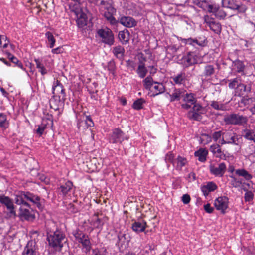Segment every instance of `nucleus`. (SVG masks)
<instances>
[{"mask_svg":"<svg viewBox=\"0 0 255 255\" xmlns=\"http://www.w3.org/2000/svg\"><path fill=\"white\" fill-rule=\"evenodd\" d=\"M46 125L45 124H42L41 125H39L38 128L36 130V132L37 134H39L40 135H41L43 134V133L46 128Z\"/></svg>","mask_w":255,"mask_h":255,"instance_id":"nucleus-54","label":"nucleus"},{"mask_svg":"<svg viewBox=\"0 0 255 255\" xmlns=\"http://www.w3.org/2000/svg\"><path fill=\"white\" fill-rule=\"evenodd\" d=\"M73 235L76 241L82 244L84 252L86 253L89 252L91 249V244L88 236L79 230L74 231Z\"/></svg>","mask_w":255,"mask_h":255,"instance_id":"nucleus-7","label":"nucleus"},{"mask_svg":"<svg viewBox=\"0 0 255 255\" xmlns=\"http://www.w3.org/2000/svg\"><path fill=\"white\" fill-rule=\"evenodd\" d=\"M204 209L207 213H211L214 211V208L209 203L204 205Z\"/></svg>","mask_w":255,"mask_h":255,"instance_id":"nucleus-60","label":"nucleus"},{"mask_svg":"<svg viewBox=\"0 0 255 255\" xmlns=\"http://www.w3.org/2000/svg\"><path fill=\"white\" fill-rule=\"evenodd\" d=\"M35 62L36 68L39 69V71L41 73L42 75H44L47 73V70L45 68L43 64L39 59H35L34 60Z\"/></svg>","mask_w":255,"mask_h":255,"instance_id":"nucleus-38","label":"nucleus"},{"mask_svg":"<svg viewBox=\"0 0 255 255\" xmlns=\"http://www.w3.org/2000/svg\"><path fill=\"white\" fill-rule=\"evenodd\" d=\"M215 73V68L212 65H206L204 67L203 74L206 77L213 75Z\"/></svg>","mask_w":255,"mask_h":255,"instance_id":"nucleus-39","label":"nucleus"},{"mask_svg":"<svg viewBox=\"0 0 255 255\" xmlns=\"http://www.w3.org/2000/svg\"><path fill=\"white\" fill-rule=\"evenodd\" d=\"M191 2L203 10L212 13L219 19H224L227 16L226 12L213 3L211 0H190Z\"/></svg>","mask_w":255,"mask_h":255,"instance_id":"nucleus-3","label":"nucleus"},{"mask_svg":"<svg viewBox=\"0 0 255 255\" xmlns=\"http://www.w3.org/2000/svg\"><path fill=\"white\" fill-rule=\"evenodd\" d=\"M193 105L194 106L193 107L192 111L203 113V111L204 110L203 108L202 107V106H201V105L199 103H197V102H196V103H194Z\"/></svg>","mask_w":255,"mask_h":255,"instance_id":"nucleus-51","label":"nucleus"},{"mask_svg":"<svg viewBox=\"0 0 255 255\" xmlns=\"http://www.w3.org/2000/svg\"><path fill=\"white\" fill-rule=\"evenodd\" d=\"M46 36L47 37L48 41L50 42L49 47L50 48L53 47L55 43V40L52 34L50 32L48 31L46 33Z\"/></svg>","mask_w":255,"mask_h":255,"instance_id":"nucleus-47","label":"nucleus"},{"mask_svg":"<svg viewBox=\"0 0 255 255\" xmlns=\"http://www.w3.org/2000/svg\"><path fill=\"white\" fill-rule=\"evenodd\" d=\"M72 186V183L70 181H68L64 184L61 185L60 186L59 191L60 193H62L63 195H65L70 191Z\"/></svg>","mask_w":255,"mask_h":255,"instance_id":"nucleus-35","label":"nucleus"},{"mask_svg":"<svg viewBox=\"0 0 255 255\" xmlns=\"http://www.w3.org/2000/svg\"><path fill=\"white\" fill-rule=\"evenodd\" d=\"M130 33L128 29H124L119 32L118 38L123 44H126L129 40Z\"/></svg>","mask_w":255,"mask_h":255,"instance_id":"nucleus-27","label":"nucleus"},{"mask_svg":"<svg viewBox=\"0 0 255 255\" xmlns=\"http://www.w3.org/2000/svg\"><path fill=\"white\" fill-rule=\"evenodd\" d=\"M52 90L53 95H58V97H61L62 99H65V89L58 80L54 82Z\"/></svg>","mask_w":255,"mask_h":255,"instance_id":"nucleus-16","label":"nucleus"},{"mask_svg":"<svg viewBox=\"0 0 255 255\" xmlns=\"http://www.w3.org/2000/svg\"><path fill=\"white\" fill-rule=\"evenodd\" d=\"M201 114L202 113L190 111L188 113V117L191 119L200 121L201 119Z\"/></svg>","mask_w":255,"mask_h":255,"instance_id":"nucleus-43","label":"nucleus"},{"mask_svg":"<svg viewBox=\"0 0 255 255\" xmlns=\"http://www.w3.org/2000/svg\"><path fill=\"white\" fill-rule=\"evenodd\" d=\"M65 100L62 99L61 97H58V95H53L49 100L50 108L55 111L59 110V107L63 105Z\"/></svg>","mask_w":255,"mask_h":255,"instance_id":"nucleus-19","label":"nucleus"},{"mask_svg":"<svg viewBox=\"0 0 255 255\" xmlns=\"http://www.w3.org/2000/svg\"><path fill=\"white\" fill-rule=\"evenodd\" d=\"M240 137L236 133L232 130H225L223 132V137L219 143L223 144H234L238 145L239 143Z\"/></svg>","mask_w":255,"mask_h":255,"instance_id":"nucleus-6","label":"nucleus"},{"mask_svg":"<svg viewBox=\"0 0 255 255\" xmlns=\"http://www.w3.org/2000/svg\"><path fill=\"white\" fill-rule=\"evenodd\" d=\"M182 100L185 103L181 104V106L188 109L197 102L196 99L192 93L188 94L180 89L176 88V101Z\"/></svg>","mask_w":255,"mask_h":255,"instance_id":"nucleus-5","label":"nucleus"},{"mask_svg":"<svg viewBox=\"0 0 255 255\" xmlns=\"http://www.w3.org/2000/svg\"><path fill=\"white\" fill-rule=\"evenodd\" d=\"M84 121L86 123V125L88 128L94 126V123L89 116H86Z\"/></svg>","mask_w":255,"mask_h":255,"instance_id":"nucleus-58","label":"nucleus"},{"mask_svg":"<svg viewBox=\"0 0 255 255\" xmlns=\"http://www.w3.org/2000/svg\"><path fill=\"white\" fill-rule=\"evenodd\" d=\"M148 67L149 70V72L151 74H154L156 73L157 68L154 66H149Z\"/></svg>","mask_w":255,"mask_h":255,"instance_id":"nucleus-64","label":"nucleus"},{"mask_svg":"<svg viewBox=\"0 0 255 255\" xmlns=\"http://www.w3.org/2000/svg\"><path fill=\"white\" fill-rule=\"evenodd\" d=\"M228 198L227 197H219L214 201V206L217 210L224 214L228 208Z\"/></svg>","mask_w":255,"mask_h":255,"instance_id":"nucleus-15","label":"nucleus"},{"mask_svg":"<svg viewBox=\"0 0 255 255\" xmlns=\"http://www.w3.org/2000/svg\"><path fill=\"white\" fill-rule=\"evenodd\" d=\"M165 90L164 86L162 83H155L152 86L151 91L153 92V96H155L159 94L164 92Z\"/></svg>","mask_w":255,"mask_h":255,"instance_id":"nucleus-34","label":"nucleus"},{"mask_svg":"<svg viewBox=\"0 0 255 255\" xmlns=\"http://www.w3.org/2000/svg\"><path fill=\"white\" fill-rule=\"evenodd\" d=\"M8 58L14 64H15L17 66L23 70H25V69L23 67V65L22 63L15 56L10 54V53H8Z\"/></svg>","mask_w":255,"mask_h":255,"instance_id":"nucleus-41","label":"nucleus"},{"mask_svg":"<svg viewBox=\"0 0 255 255\" xmlns=\"http://www.w3.org/2000/svg\"><path fill=\"white\" fill-rule=\"evenodd\" d=\"M224 121L226 124L235 125H244L248 122V118L239 114H231L226 115L224 118Z\"/></svg>","mask_w":255,"mask_h":255,"instance_id":"nucleus-8","label":"nucleus"},{"mask_svg":"<svg viewBox=\"0 0 255 255\" xmlns=\"http://www.w3.org/2000/svg\"><path fill=\"white\" fill-rule=\"evenodd\" d=\"M118 21L122 25L128 28L135 27L137 25L136 21L132 17L130 16H122ZM117 23L115 25H116Z\"/></svg>","mask_w":255,"mask_h":255,"instance_id":"nucleus-18","label":"nucleus"},{"mask_svg":"<svg viewBox=\"0 0 255 255\" xmlns=\"http://www.w3.org/2000/svg\"><path fill=\"white\" fill-rule=\"evenodd\" d=\"M185 75L184 74H181L178 75L176 76V84H181L182 82L184 80Z\"/></svg>","mask_w":255,"mask_h":255,"instance_id":"nucleus-61","label":"nucleus"},{"mask_svg":"<svg viewBox=\"0 0 255 255\" xmlns=\"http://www.w3.org/2000/svg\"><path fill=\"white\" fill-rule=\"evenodd\" d=\"M233 69L236 72L242 74H244V71L245 66L244 63L239 60H236L233 62L232 64Z\"/></svg>","mask_w":255,"mask_h":255,"instance_id":"nucleus-29","label":"nucleus"},{"mask_svg":"<svg viewBox=\"0 0 255 255\" xmlns=\"http://www.w3.org/2000/svg\"><path fill=\"white\" fill-rule=\"evenodd\" d=\"M99 7L101 14L111 25H116L118 21L114 17L116 9L114 7L109 0H90Z\"/></svg>","mask_w":255,"mask_h":255,"instance_id":"nucleus-1","label":"nucleus"},{"mask_svg":"<svg viewBox=\"0 0 255 255\" xmlns=\"http://www.w3.org/2000/svg\"><path fill=\"white\" fill-rule=\"evenodd\" d=\"M148 72V70L145 67L144 63L140 60L139 64L136 70V72L139 77L143 78L145 77Z\"/></svg>","mask_w":255,"mask_h":255,"instance_id":"nucleus-32","label":"nucleus"},{"mask_svg":"<svg viewBox=\"0 0 255 255\" xmlns=\"http://www.w3.org/2000/svg\"><path fill=\"white\" fill-rule=\"evenodd\" d=\"M209 168L210 173L217 177H222L226 171V165L224 163H221L217 166L210 164Z\"/></svg>","mask_w":255,"mask_h":255,"instance_id":"nucleus-13","label":"nucleus"},{"mask_svg":"<svg viewBox=\"0 0 255 255\" xmlns=\"http://www.w3.org/2000/svg\"><path fill=\"white\" fill-rule=\"evenodd\" d=\"M228 86L230 89H235L242 83L240 77H236L229 80Z\"/></svg>","mask_w":255,"mask_h":255,"instance_id":"nucleus-37","label":"nucleus"},{"mask_svg":"<svg viewBox=\"0 0 255 255\" xmlns=\"http://www.w3.org/2000/svg\"><path fill=\"white\" fill-rule=\"evenodd\" d=\"M78 128L80 130H84L86 128H88V127L87 126L86 123L85 122L84 120H81L78 121Z\"/></svg>","mask_w":255,"mask_h":255,"instance_id":"nucleus-53","label":"nucleus"},{"mask_svg":"<svg viewBox=\"0 0 255 255\" xmlns=\"http://www.w3.org/2000/svg\"><path fill=\"white\" fill-rule=\"evenodd\" d=\"M144 103L145 101L143 99H138L133 103L132 107L134 109L140 110L143 108V104Z\"/></svg>","mask_w":255,"mask_h":255,"instance_id":"nucleus-44","label":"nucleus"},{"mask_svg":"<svg viewBox=\"0 0 255 255\" xmlns=\"http://www.w3.org/2000/svg\"><path fill=\"white\" fill-rule=\"evenodd\" d=\"M177 58L179 63L186 67L197 62V56L194 52H189L187 55L183 56L181 59H180L179 56Z\"/></svg>","mask_w":255,"mask_h":255,"instance_id":"nucleus-12","label":"nucleus"},{"mask_svg":"<svg viewBox=\"0 0 255 255\" xmlns=\"http://www.w3.org/2000/svg\"><path fill=\"white\" fill-rule=\"evenodd\" d=\"M0 203L6 207L10 217H15L16 216L13 201L9 197L0 195Z\"/></svg>","mask_w":255,"mask_h":255,"instance_id":"nucleus-11","label":"nucleus"},{"mask_svg":"<svg viewBox=\"0 0 255 255\" xmlns=\"http://www.w3.org/2000/svg\"><path fill=\"white\" fill-rule=\"evenodd\" d=\"M22 255H36L35 243L32 241H29L22 253Z\"/></svg>","mask_w":255,"mask_h":255,"instance_id":"nucleus-22","label":"nucleus"},{"mask_svg":"<svg viewBox=\"0 0 255 255\" xmlns=\"http://www.w3.org/2000/svg\"><path fill=\"white\" fill-rule=\"evenodd\" d=\"M208 153V152L207 150L203 148H200L195 152L194 155L196 157L198 158L199 161L204 162L206 160V157Z\"/></svg>","mask_w":255,"mask_h":255,"instance_id":"nucleus-33","label":"nucleus"},{"mask_svg":"<svg viewBox=\"0 0 255 255\" xmlns=\"http://www.w3.org/2000/svg\"><path fill=\"white\" fill-rule=\"evenodd\" d=\"M187 159L181 156H178L177 158V167H182L185 166L187 164Z\"/></svg>","mask_w":255,"mask_h":255,"instance_id":"nucleus-49","label":"nucleus"},{"mask_svg":"<svg viewBox=\"0 0 255 255\" xmlns=\"http://www.w3.org/2000/svg\"><path fill=\"white\" fill-rule=\"evenodd\" d=\"M223 137V132L218 131L214 132L212 134V138L215 141H217L221 137Z\"/></svg>","mask_w":255,"mask_h":255,"instance_id":"nucleus-52","label":"nucleus"},{"mask_svg":"<svg viewBox=\"0 0 255 255\" xmlns=\"http://www.w3.org/2000/svg\"><path fill=\"white\" fill-rule=\"evenodd\" d=\"M243 136L247 140L253 141L255 142V130L245 128L242 131Z\"/></svg>","mask_w":255,"mask_h":255,"instance_id":"nucleus-26","label":"nucleus"},{"mask_svg":"<svg viewBox=\"0 0 255 255\" xmlns=\"http://www.w3.org/2000/svg\"><path fill=\"white\" fill-rule=\"evenodd\" d=\"M253 194L251 191H248L245 194V200L246 201H250L252 200Z\"/></svg>","mask_w":255,"mask_h":255,"instance_id":"nucleus-59","label":"nucleus"},{"mask_svg":"<svg viewBox=\"0 0 255 255\" xmlns=\"http://www.w3.org/2000/svg\"><path fill=\"white\" fill-rule=\"evenodd\" d=\"M222 3L223 7L233 10L239 9L240 8L234 0H222Z\"/></svg>","mask_w":255,"mask_h":255,"instance_id":"nucleus-31","label":"nucleus"},{"mask_svg":"<svg viewBox=\"0 0 255 255\" xmlns=\"http://www.w3.org/2000/svg\"><path fill=\"white\" fill-rule=\"evenodd\" d=\"M236 174L243 177L247 180H249L252 178V175L245 169H237L236 170Z\"/></svg>","mask_w":255,"mask_h":255,"instance_id":"nucleus-40","label":"nucleus"},{"mask_svg":"<svg viewBox=\"0 0 255 255\" xmlns=\"http://www.w3.org/2000/svg\"><path fill=\"white\" fill-rule=\"evenodd\" d=\"M126 63H127V66L128 68L130 69L131 70H133L135 69V64L133 61L128 60V61H127Z\"/></svg>","mask_w":255,"mask_h":255,"instance_id":"nucleus-57","label":"nucleus"},{"mask_svg":"<svg viewBox=\"0 0 255 255\" xmlns=\"http://www.w3.org/2000/svg\"><path fill=\"white\" fill-rule=\"evenodd\" d=\"M184 42L186 44L191 45L193 46H195L196 45L204 46L206 44V39L205 37H203V38H199V39L188 38L184 39Z\"/></svg>","mask_w":255,"mask_h":255,"instance_id":"nucleus-24","label":"nucleus"},{"mask_svg":"<svg viewBox=\"0 0 255 255\" xmlns=\"http://www.w3.org/2000/svg\"><path fill=\"white\" fill-rule=\"evenodd\" d=\"M165 160L166 162H170L174 165V155L173 153H168L166 155Z\"/></svg>","mask_w":255,"mask_h":255,"instance_id":"nucleus-56","label":"nucleus"},{"mask_svg":"<svg viewBox=\"0 0 255 255\" xmlns=\"http://www.w3.org/2000/svg\"><path fill=\"white\" fill-rule=\"evenodd\" d=\"M146 227V223L142 220L136 221L132 225V228L133 230L137 233L143 232Z\"/></svg>","mask_w":255,"mask_h":255,"instance_id":"nucleus-25","label":"nucleus"},{"mask_svg":"<svg viewBox=\"0 0 255 255\" xmlns=\"http://www.w3.org/2000/svg\"><path fill=\"white\" fill-rule=\"evenodd\" d=\"M112 53L119 60L122 61L124 59L125 50L124 48L121 46L118 45L113 48Z\"/></svg>","mask_w":255,"mask_h":255,"instance_id":"nucleus-23","label":"nucleus"},{"mask_svg":"<svg viewBox=\"0 0 255 255\" xmlns=\"http://www.w3.org/2000/svg\"><path fill=\"white\" fill-rule=\"evenodd\" d=\"M93 225L98 228L101 225V220L98 217V215L95 214L93 217Z\"/></svg>","mask_w":255,"mask_h":255,"instance_id":"nucleus-50","label":"nucleus"},{"mask_svg":"<svg viewBox=\"0 0 255 255\" xmlns=\"http://www.w3.org/2000/svg\"><path fill=\"white\" fill-rule=\"evenodd\" d=\"M124 139L128 140V138L125 136V133L120 129L115 128L113 130L110 138V142L112 143H122Z\"/></svg>","mask_w":255,"mask_h":255,"instance_id":"nucleus-14","label":"nucleus"},{"mask_svg":"<svg viewBox=\"0 0 255 255\" xmlns=\"http://www.w3.org/2000/svg\"><path fill=\"white\" fill-rule=\"evenodd\" d=\"M92 255H107V251L105 248L95 249L92 251Z\"/></svg>","mask_w":255,"mask_h":255,"instance_id":"nucleus-45","label":"nucleus"},{"mask_svg":"<svg viewBox=\"0 0 255 255\" xmlns=\"http://www.w3.org/2000/svg\"><path fill=\"white\" fill-rule=\"evenodd\" d=\"M76 22L79 28H84L87 24V17L86 14L83 12L78 14Z\"/></svg>","mask_w":255,"mask_h":255,"instance_id":"nucleus-28","label":"nucleus"},{"mask_svg":"<svg viewBox=\"0 0 255 255\" xmlns=\"http://www.w3.org/2000/svg\"><path fill=\"white\" fill-rule=\"evenodd\" d=\"M97 33L103 43L109 46L114 44L115 38L114 34L111 29L109 28L100 29L97 31Z\"/></svg>","mask_w":255,"mask_h":255,"instance_id":"nucleus-9","label":"nucleus"},{"mask_svg":"<svg viewBox=\"0 0 255 255\" xmlns=\"http://www.w3.org/2000/svg\"><path fill=\"white\" fill-rule=\"evenodd\" d=\"M0 127L5 128L8 127V122L6 119V116L3 113H0Z\"/></svg>","mask_w":255,"mask_h":255,"instance_id":"nucleus-42","label":"nucleus"},{"mask_svg":"<svg viewBox=\"0 0 255 255\" xmlns=\"http://www.w3.org/2000/svg\"><path fill=\"white\" fill-rule=\"evenodd\" d=\"M67 238L63 231L56 230L53 233H48L47 241L50 246L56 250H61L64 244L67 242Z\"/></svg>","mask_w":255,"mask_h":255,"instance_id":"nucleus-4","label":"nucleus"},{"mask_svg":"<svg viewBox=\"0 0 255 255\" xmlns=\"http://www.w3.org/2000/svg\"><path fill=\"white\" fill-rule=\"evenodd\" d=\"M20 205L19 208V217L26 220L31 221L35 219L34 212L33 207L31 205L18 204Z\"/></svg>","mask_w":255,"mask_h":255,"instance_id":"nucleus-10","label":"nucleus"},{"mask_svg":"<svg viewBox=\"0 0 255 255\" xmlns=\"http://www.w3.org/2000/svg\"><path fill=\"white\" fill-rule=\"evenodd\" d=\"M9 41L7 39L6 36L0 35V46L5 48L7 47V45Z\"/></svg>","mask_w":255,"mask_h":255,"instance_id":"nucleus-46","label":"nucleus"},{"mask_svg":"<svg viewBox=\"0 0 255 255\" xmlns=\"http://www.w3.org/2000/svg\"><path fill=\"white\" fill-rule=\"evenodd\" d=\"M210 151L217 158H219L221 159H225L226 158V155L222 151L219 144H215L210 146Z\"/></svg>","mask_w":255,"mask_h":255,"instance_id":"nucleus-21","label":"nucleus"},{"mask_svg":"<svg viewBox=\"0 0 255 255\" xmlns=\"http://www.w3.org/2000/svg\"><path fill=\"white\" fill-rule=\"evenodd\" d=\"M191 200L190 197L189 195L187 194H184L181 197V201L185 204H188Z\"/></svg>","mask_w":255,"mask_h":255,"instance_id":"nucleus-55","label":"nucleus"},{"mask_svg":"<svg viewBox=\"0 0 255 255\" xmlns=\"http://www.w3.org/2000/svg\"><path fill=\"white\" fill-rule=\"evenodd\" d=\"M188 179L189 182L193 181L196 179V174L194 172H191L188 174Z\"/></svg>","mask_w":255,"mask_h":255,"instance_id":"nucleus-63","label":"nucleus"},{"mask_svg":"<svg viewBox=\"0 0 255 255\" xmlns=\"http://www.w3.org/2000/svg\"><path fill=\"white\" fill-rule=\"evenodd\" d=\"M126 236L127 235L125 234L121 233H120L118 236L119 242H121L122 243H124L126 239Z\"/></svg>","mask_w":255,"mask_h":255,"instance_id":"nucleus-62","label":"nucleus"},{"mask_svg":"<svg viewBox=\"0 0 255 255\" xmlns=\"http://www.w3.org/2000/svg\"><path fill=\"white\" fill-rule=\"evenodd\" d=\"M210 106L212 108L217 110L224 111L226 109L225 104L216 101H211Z\"/></svg>","mask_w":255,"mask_h":255,"instance_id":"nucleus-36","label":"nucleus"},{"mask_svg":"<svg viewBox=\"0 0 255 255\" xmlns=\"http://www.w3.org/2000/svg\"><path fill=\"white\" fill-rule=\"evenodd\" d=\"M205 22L210 27V29L217 34H219L221 31V26L219 22H216L208 16L204 17Z\"/></svg>","mask_w":255,"mask_h":255,"instance_id":"nucleus-17","label":"nucleus"},{"mask_svg":"<svg viewBox=\"0 0 255 255\" xmlns=\"http://www.w3.org/2000/svg\"><path fill=\"white\" fill-rule=\"evenodd\" d=\"M250 88L247 87L246 85L241 83L239 86L235 89V95L237 96H241L244 95L245 93L249 92Z\"/></svg>","mask_w":255,"mask_h":255,"instance_id":"nucleus-30","label":"nucleus"},{"mask_svg":"<svg viewBox=\"0 0 255 255\" xmlns=\"http://www.w3.org/2000/svg\"><path fill=\"white\" fill-rule=\"evenodd\" d=\"M217 185L213 182H208L201 187L202 192L205 196L208 195L209 193L213 192L217 189Z\"/></svg>","mask_w":255,"mask_h":255,"instance_id":"nucleus-20","label":"nucleus"},{"mask_svg":"<svg viewBox=\"0 0 255 255\" xmlns=\"http://www.w3.org/2000/svg\"><path fill=\"white\" fill-rule=\"evenodd\" d=\"M15 202L16 204L34 206L39 209L43 207L40 202V198L29 192H18L15 195Z\"/></svg>","mask_w":255,"mask_h":255,"instance_id":"nucleus-2","label":"nucleus"},{"mask_svg":"<svg viewBox=\"0 0 255 255\" xmlns=\"http://www.w3.org/2000/svg\"><path fill=\"white\" fill-rule=\"evenodd\" d=\"M152 78L150 76L147 77L144 80H143V83H144V87L148 89H150L151 87L152 86Z\"/></svg>","mask_w":255,"mask_h":255,"instance_id":"nucleus-48","label":"nucleus"}]
</instances>
